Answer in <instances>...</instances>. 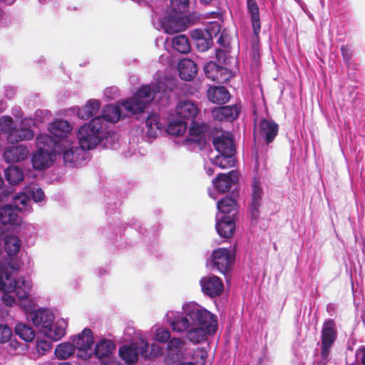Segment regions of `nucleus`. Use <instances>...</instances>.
I'll return each mask as SVG.
<instances>
[{
	"mask_svg": "<svg viewBox=\"0 0 365 365\" xmlns=\"http://www.w3.org/2000/svg\"><path fill=\"white\" fill-rule=\"evenodd\" d=\"M162 83L140 87L130 98L122 103V107L130 115L143 112L146 106L161 93Z\"/></svg>",
	"mask_w": 365,
	"mask_h": 365,
	"instance_id": "nucleus-1",
	"label": "nucleus"
},
{
	"mask_svg": "<svg viewBox=\"0 0 365 365\" xmlns=\"http://www.w3.org/2000/svg\"><path fill=\"white\" fill-rule=\"evenodd\" d=\"M106 129V123L101 118L96 116L89 123L81 126L78 132L79 145L83 150H89L95 148L103 137Z\"/></svg>",
	"mask_w": 365,
	"mask_h": 365,
	"instance_id": "nucleus-2",
	"label": "nucleus"
},
{
	"mask_svg": "<svg viewBox=\"0 0 365 365\" xmlns=\"http://www.w3.org/2000/svg\"><path fill=\"white\" fill-rule=\"evenodd\" d=\"M30 290V285L24 278H13L6 269L0 268V291L4 294L14 292L20 299H24L28 298Z\"/></svg>",
	"mask_w": 365,
	"mask_h": 365,
	"instance_id": "nucleus-3",
	"label": "nucleus"
},
{
	"mask_svg": "<svg viewBox=\"0 0 365 365\" xmlns=\"http://www.w3.org/2000/svg\"><path fill=\"white\" fill-rule=\"evenodd\" d=\"M187 317L193 326L215 334L217 329V319L215 315L202 308H192L187 312Z\"/></svg>",
	"mask_w": 365,
	"mask_h": 365,
	"instance_id": "nucleus-4",
	"label": "nucleus"
},
{
	"mask_svg": "<svg viewBox=\"0 0 365 365\" xmlns=\"http://www.w3.org/2000/svg\"><path fill=\"white\" fill-rule=\"evenodd\" d=\"M338 336V330L335 321L326 319L321 331V356L324 360L328 359L331 349Z\"/></svg>",
	"mask_w": 365,
	"mask_h": 365,
	"instance_id": "nucleus-5",
	"label": "nucleus"
},
{
	"mask_svg": "<svg viewBox=\"0 0 365 365\" xmlns=\"http://www.w3.org/2000/svg\"><path fill=\"white\" fill-rule=\"evenodd\" d=\"M210 258L212 267L225 275L230 271L235 256L230 250L220 247L212 251Z\"/></svg>",
	"mask_w": 365,
	"mask_h": 365,
	"instance_id": "nucleus-6",
	"label": "nucleus"
},
{
	"mask_svg": "<svg viewBox=\"0 0 365 365\" xmlns=\"http://www.w3.org/2000/svg\"><path fill=\"white\" fill-rule=\"evenodd\" d=\"M262 195L263 190L260 182L257 178H255L252 185L251 202L248 207L252 223H256L259 217Z\"/></svg>",
	"mask_w": 365,
	"mask_h": 365,
	"instance_id": "nucleus-7",
	"label": "nucleus"
},
{
	"mask_svg": "<svg viewBox=\"0 0 365 365\" xmlns=\"http://www.w3.org/2000/svg\"><path fill=\"white\" fill-rule=\"evenodd\" d=\"M200 285L203 293L210 297L220 296L224 290L222 279L215 275L202 277Z\"/></svg>",
	"mask_w": 365,
	"mask_h": 365,
	"instance_id": "nucleus-8",
	"label": "nucleus"
},
{
	"mask_svg": "<svg viewBox=\"0 0 365 365\" xmlns=\"http://www.w3.org/2000/svg\"><path fill=\"white\" fill-rule=\"evenodd\" d=\"M206 77L217 83H223L230 78V71L213 61H209L204 66Z\"/></svg>",
	"mask_w": 365,
	"mask_h": 365,
	"instance_id": "nucleus-9",
	"label": "nucleus"
},
{
	"mask_svg": "<svg viewBox=\"0 0 365 365\" xmlns=\"http://www.w3.org/2000/svg\"><path fill=\"white\" fill-rule=\"evenodd\" d=\"M279 132V125L272 119L262 118L259 122L258 133L266 145L272 143Z\"/></svg>",
	"mask_w": 365,
	"mask_h": 365,
	"instance_id": "nucleus-10",
	"label": "nucleus"
},
{
	"mask_svg": "<svg viewBox=\"0 0 365 365\" xmlns=\"http://www.w3.org/2000/svg\"><path fill=\"white\" fill-rule=\"evenodd\" d=\"M240 110L241 108L237 105L220 106L212 110V116L220 122H233L238 118Z\"/></svg>",
	"mask_w": 365,
	"mask_h": 365,
	"instance_id": "nucleus-11",
	"label": "nucleus"
},
{
	"mask_svg": "<svg viewBox=\"0 0 365 365\" xmlns=\"http://www.w3.org/2000/svg\"><path fill=\"white\" fill-rule=\"evenodd\" d=\"M215 149L222 155L233 156L236 152L234 140L230 133H222L213 139Z\"/></svg>",
	"mask_w": 365,
	"mask_h": 365,
	"instance_id": "nucleus-12",
	"label": "nucleus"
},
{
	"mask_svg": "<svg viewBox=\"0 0 365 365\" xmlns=\"http://www.w3.org/2000/svg\"><path fill=\"white\" fill-rule=\"evenodd\" d=\"M237 180V176L235 170L227 173H219L213 180L212 184L215 189L221 193L229 192L232 185Z\"/></svg>",
	"mask_w": 365,
	"mask_h": 365,
	"instance_id": "nucleus-13",
	"label": "nucleus"
},
{
	"mask_svg": "<svg viewBox=\"0 0 365 365\" xmlns=\"http://www.w3.org/2000/svg\"><path fill=\"white\" fill-rule=\"evenodd\" d=\"M178 117L183 120H195L200 110L197 105L192 101L185 100L180 101L175 108Z\"/></svg>",
	"mask_w": 365,
	"mask_h": 365,
	"instance_id": "nucleus-14",
	"label": "nucleus"
},
{
	"mask_svg": "<svg viewBox=\"0 0 365 365\" xmlns=\"http://www.w3.org/2000/svg\"><path fill=\"white\" fill-rule=\"evenodd\" d=\"M21 220V217L18 215V210L12 205H0V221L2 224L19 225Z\"/></svg>",
	"mask_w": 365,
	"mask_h": 365,
	"instance_id": "nucleus-15",
	"label": "nucleus"
},
{
	"mask_svg": "<svg viewBox=\"0 0 365 365\" xmlns=\"http://www.w3.org/2000/svg\"><path fill=\"white\" fill-rule=\"evenodd\" d=\"M208 129V124L203 122L199 123L195 120H192L189 129L190 138H187L186 141L193 142L198 145L202 144L205 140V135Z\"/></svg>",
	"mask_w": 365,
	"mask_h": 365,
	"instance_id": "nucleus-16",
	"label": "nucleus"
},
{
	"mask_svg": "<svg viewBox=\"0 0 365 365\" xmlns=\"http://www.w3.org/2000/svg\"><path fill=\"white\" fill-rule=\"evenodd\" d=\"M56 157V153H48L44 150L37 149L32 155V165L36 170H43L48 168L52 165Z\"/></svg>",
	"mask_w": 365,
	"mask_h": 365,
	"instance_id": "nucleus-17",
	"label": "nucleus"
},
{
	"mask_svg": "<svg viewBox=\"0 0 365 365\" xmlns=\"http://www.w3.org/2000/svg\"><path fill=\"white\" fill-rule=\"evenodd\" d=\"M191 37L200 52L207 51L212 45V35L208 31L195 29L191 32Z\"/></svg>",
	"mask_w": 365,
	"mask_h": 365,
	"instance_id": "nucleus-18",
	"label": "nucleus"
},
{
	"mask_svg": "<svg viewBox=\"0 0 365 365\" xmlns=\"http://www.w3.org/2000/svg\"><path fill=\"white\" fill-rule=\"evenodd\" d=\"M166 33L172 34L184 31L187 26L183 14H175L169 16L168 20L163 23Z\"/></svg>",
	"mask_w": 365,
	"mask_h": 365,
	"instance_id": "nucleus-19",
	"label": "nucleus"
},
{
	"mask_svg": "<svg viewBox=\"0 0 365 365\" xmlns=\"http://www.w3.org/2000/svg\"><path fill=\"white\" fill-rule=\"evenodd\" d=\"M29 151L24 145H16L8 148L4 153V158L9 163H17L25 160Z\"/></svg>",
	"mask_w": 365,
	"mask_h": 365,
	"instance_id": "nucleus-20",
	"label": "nucleus"
},
{
	"mask_svg": "<svg viewBox=\"0 0 365 365\" xmlns=\"http://www.w3.org/2000/svg\"><path fill=\"white\" fill-rule=\"evenodd\" d=\"M76 349L81 351L90 349L94 343L93 332L88 328H85L81 334L72 339Z\"/></svg>",
	"mask_w": 365,
	"mask_h": 365,
	"instance_id": "nucleus-21",
	"label": "nucleus"
},
{
	"mask_svg": "<svg viewBox=\"0 0 365 365\" xmlns=\"http://www.w3.org/2000/svg\"><path fill=\"white\" fill-rule=\"evenodd\" d=\"M178 71L181 79L190 81L197 74V67L192 60L183 58L178 63Z\"/></svg>",
	"mask_w": 365,
	"mask_h": 365,
	"instance_id": "nucleus-22",
	"label": "nucleus"
},
{
	"mask_svg": "<svg viewBox=\"0 0 365 365\" xmlns=\"http://www.w3.org/2000/svg\"><path fill=\"white\" fill-rule=\"evenodd\" d=\"M207 98L213 103L222 105L230 101V94L225 86H214L208 89Z\"/></svg>",
	"mask_w": 365,
	"mask_h": 365,
	"instance_id": "nucleus-23",
	"label": "nucleus"
},
{
	"mask_svg": "<svg viewBox=\"0 0 365 365\" xmlns=\"http://www.w3.org/2000/svg\"><path fill=\"white\" fill-rule=\"evenodd\" d=\"M215 227L220 237L230 238L235 231V222L232 217H224L217 221Z\"/></svg>",
	"mask_w": 365,
	"mask_h": 365,
	"instance_id": "nucleus-24",
	"label": "nucleus"
},
{
	"mask_svg": "<svg viewBox=\"0 0 365 365\" xmlns=\"http://www.w3.org/2000/svg\"><path fill=\"white\" fill-rule=\"evenodd\" d=\"M115 346L114 343L109 339H103L98 342L95 347V355L103 362L109 360L113 354Z\"/></svg>",
	"mask_w": 365,
	"mask_h": 365,
	"instance_id": "nucleus-25",
	"label": "nucleus"
},
{
	"mask_svg": "<svg viewBox=\"0 0 365 365\" xmlns=\"http://www.w3.org/2000/svg\"><path fill=\"white\" fill-rule=\"evenodd\" d=\"M101 107V102L98 100H88L84 106L78 109L77 115L82 120H88L96 115Z\"/></svg>",
	"mask_w": 365,
	"mask_h": 365,
	"instance_id": "nucleus-26",
	"label": "nucleus"
},
{
	"mask_svg": "<svg viewBox=\"0 0 365 365\" xmlns=\"http://www.w3.org/2000/svg\"><path fill=\"white\" fill-rule=\"evenodd\" d=\"M247 10L251 15L252 26L254 34L258 39L261 30L259 6L255 0H247Z\"/></svg>",
	"mask_w": 365,
	"mask_h": 365,
	"instance_id": "nucleus-27",
	"label": "nucleus"
},
{
	"mask_svg": "<svg viewBox=\"0 0 365 365\" xmlns=\"http://www.w3.org/2000/svg\"><path fill=\"white\" fill-rule=\"evenodd\" d=\"M119 355L127 364H135L138 359V343L123 346L119 349Z\"/></svg>",
	"mask_w": 365,
	"mask_h": 365,
	"instance_id": "nucleus-28",
	"label": "nucleus"
},
{
	"mask_svg": "<svg viewBox=\"0 0 365 365\" xmlns=\"http://www.w3.org/2000/svg\"><path fill=\"white\" fill-rule=\"evenodd\" d=\"M31 319L36 327L46 329L53 322V315L46 309H38L31 314Z\"/></svg>",
	"mask_w": 365,
	"mask_h": 365,
	"instance_id": "nucleus-29",
	"label": "nucleus"
},
{
	"mask_svg": "<svg viewBox=\"0 0 365 365\" xmlns=\"http://www.w3.org/2000/svg\"><path fill=\"white\" fill-rule=\"evenodd\" d=\"M101 118L103 123H117L120 118H124L122 115L121 110L118 105H106L102 110V113L98 115Z\"/></svg>",
	"mask_w": 365,
	"mask_h": 365,
	"instance_id": "nucleus-30",
	"label": "nucleus"
},
{
	"mask_svg": "<svg viewBox=\"0 0 365 365\" xmlns=\"http://www.w3.org/2000/svg\"><path fill=\"white\" fill-rule=\"evenodd\" d=\"M36 144L37 149L48 153L51 152L56 153V148L58 145V142L51 135L42 133L37 135Z\"/></svg>",
	"mask_w": 365,
	"mask_h": 365,
	"instance_id": "nucleus-31",
	"label": "nucleus"
},
{
	"mask_svg": "<svg viewBox=\"0 0 365 365\" xmlns=\"http://www.w3.org/2000/svg\"><path fill=\"white\" fill-rule=\"evenodd\" d=\"M34 137V131L29 128L20 127L15 128L8 135V140L11 143H16L19 141L29 140Z\"/></svg>",
	"mask_w": 365,
	"mask_h": 365,
	"instance_id": "nucleus-32",
	"label": "nucleus"
},
{
	"mask_svg": "<svg viewBox=\"0 0 365 365\" xmlns=\"http://www.w3.org/2000/svg\"><path fill=\"white\" fill-rule=\"evenodd\" d=\"M48 129L56 137L63 138L71 131L72 126L67 120H56L50 124Z\"/></svg>",
	"mask_w": 365,
	"mask_h": 365,
	"instance_id": "nucleus-33",
	"label": "nucleus"
},
{
	"mask_svg": "<svg viewBox=\"0 0 365 365\" xmlns=\"http://www.w3.org/2000/svg\"><path fill=\"white\" fill-rule=\"evenodd\" d=\"M185 345L184 340L180 338L171 339L167 346L168 355L172 359H178L182 355V350Z\"/></svg>",
	"mask_w": 365,
	"mask_h": 365,
	"instance_id": "nucleus-34",
	"label": "nucleus"
},
{
	"mask_svg": "<svg viewBox=\"0 0 365 365\" xmlns=\"http://www.w3.org/2000/svg\"><path fill=\"white\" fill-rule=\"evenodd\" d=\"M217 207L222 213L234 216L237 212V202L233 197L225 196L217 202Z\"/></svg>",
	"mask_w": 365,
	"mask_h": 365,
	"instance_id": "nucleus-35",
	"label": "nucleus"
},
{
	"mask_svg": "<svg viewBox=\"0 0 365 365\" xmlns=\"http://www.w3.org/2000/svg\"><path fill=\"white\" fill-rule=\"evenodd\" d=\"M5 177L10 184L16 185L23 181L24 175L20 168L10 165L5 170Z\"/></svg>",
	"mask_w": 365,
	"mask_h": 365,
	"instance_id": "nucleus-36",
	"label": "nucleus"
},
{
	"mask_svg": "<svg viewBox=\"0 0 365 365\" xmlns=\"http://www.w3.org/2000/svg\"><path fill=\"white\" fill-rule=\"evenodd\" d=\"M172 44L173 48L180 53H188L191 49L188 38L184 34L175 36L173 38Z\"/></svg>",
	"mask_w": 365,
	"mask_h": 365,
	"instance_id": "nucleus-37",
	"label": "nucleus"
},
{
	"mask_svg": "<svg viewBox=\"0 0 365 365\" xmlns=\"http://www.w3.org/2000/svg\"><path fill=\"white\" fill-rule=\"evenodd\" d=\"M21 248V240L19 238L14 235H7L5 238L4 249L7 255L14 256L16 255Z\"/></svg>",
	"mask_w": 365,
	"mask_h": 365,
	"instance_id": "nucleus-38",
	"label": "nucleus"
},
{
	"mask_svg": "<svg viewBox=\"0 0 365 365\" xmlns=\"http://www.w3.org/2000/svg\"><path fill=\"white\" fill-rule=\"evenodd\" d=\"M14 331L16 335L25 341H31L35 337V331L33 329L21 322L16 324Z\"/></svg>",
	"mask_w": 365,
	"mask_h": 365,
	"instance_id": "nucleus-39",
	"label": "nucleus"
},
{
	"mask_svg": "<svg viewBox=\"0 0 365 365\" xmlns=\"http://www.w3.org/2000/svg\"><path fill=\"white\" fill-rule=\"evenodd\" d=\"M212 333H207V331L199 327L192 328L187 332V339L194 344H200L206 340L207 335H212Z\"/></svg>",
	"mask_w": 365,
	"mask_h": 365,
	"instance_id": "nucleus-40",
	"label": "nucleus"
},
{
	"mask_svg": "<svg viewBox=\"0 0 365 365\" xmlns=\"http://www.w3.org/2000/svg\"><path fill=\"white\" fill-rule=\"evenodd\" d=\"M73 344L65 342L58 344L55 349V356L58 359H66L73 355L75 352Z\"/></svg>",
	"mask_w": 365,
	"mask_h": 365,
	"instance_id": "nucleus-41",
	"label": "nucleus"
},
{
	"mask_svg": "<svg viewBox=\"0 0 365 365\" xmlns=\"http://www.w3.org/2000/svg\"><path fill=\"white\" fill-rule=\"evenodd\" d=\"M187 127V123L185 120H175L168 123L166 130L170 135L180 136L185 133Z\"/></svg>",
	"mask_w": 365,
	"mask_h": 365,
	"instance_id": "nucleus-42",
	"label": "nucleus"
},
{
	"mask_svg": "<svg viewBox=\"0 0 365 365\" xmlns=\"http://www.w3.org/2000/svg\"><path fill=\"white\" fill-rule=\"evenodd\" d=\"M30 197L24 192H20L12 196L13 207L18 211L29 210V206L30 203Z\"/></svg>",
	"mask_w": 365,
	"mask_h": 365,
	"instance_id": "nucleus-43",
	"label": "nucleus"
},
{
	"mask_svg": "<svg viewBox=\"0 0 365 365\" xmlns=\"http://www.w3.org/2000/svg\"><path fill=\"white\" fill-rule=\"evenodd\" d=\"M160 116L158 114H150L145 120V125L148 128V134L150 136H155L156 132L162 128V123H160Z\"/></svg>",
	"mask_w": 365,
	"mask_h": 365,
	"instance_id": "nucleus-44",
	"label": "nucleus"
},
{
	"mask_svg": "<svg viewBox=\"0 0 365 365\" xmlns=\"http://www.w3.org/2000/svg\"><path fill=\"white\" fill-rule=\"evenodd\" d=\"M45 334L53 341L61 339L65 334L66 330L58 324H50L49 327L44 330Z\"/></svg>",
	"mask_w": 365,
	"mask_h": 365,
	"instance_id": "nucleus-45",
	"label": "nucleus"
},
{
	"mask_svg": "<svg viewBox=\"0 0 365 365\" xmlns=\"http://www.w3.org/2000/svg\"><path fill=\"white\" fill-rule=\"evenodd\" d=\"M190 318L187 317H178L175 318L171 322V326L174 331L178 332H182L185 330H187L191 325V322H190Z\"/></svg>",
	"mask_w": 365,
	"mask_h": 365,
	"instance_id": "nucleus-46",
	"label": "nucleus"
},
{
	"mask_svg": "<svg viewBox=\"0 0 365 365\" xmlns=\"http://www.w3.org/2000/svg\"><path fill=\"white\" fill-rule=\"evenodd\" d=\"M171 12L175 14H183L189 9V0H170Z\"/></svg>",
	"mask_w": 365,
	"mask_h": 365,
	"instance_id": "nucleus-47",
	"label": "nucleus"
},
{
	"mask_svg": "<svg viewBox=\"0 0 365 365\" xmlns=\"http://www.w3.org/2000/svg\"><path fill=\"white\" fill-rule=\"evenodd\" d=\"M232 157L220 154V155L216 156L212 159V162L220 168H230L234 166V159Z\"/></svg>",
	"mask_w": 365,
	"mask_h": 365,
	"instance_id": "nucleus-48",
	"label": "nucleus"
},
{
	"mask_svg": "<svg viewBox=\"0 0 365 365\" xmlns=\"http://www.w3.org/2000/svg\"><path fill=\"white\" fill-rule=\"evenodd\" d=\"M0 128L1 130L8 135H10L11 131L16 128L14 126V121L10 116L5 115L0 120Z\"/></svg>",
	"mask_w": 365,
	"mask_h": 365,
	"instance_id": "nucleus-49",
	"label": "nucleus"
},
{
	"mask_svg": "<svg viewBox=\"0 0 365 365\" xmlns=\"http://www.w3.org/2000/svg\"><path fill=\"white\" fill-rule=\"evenodd\" d=\"M78 151L77 147H71L63 153V158L65 164H74L78 160L76 152Z\"/></svg>",
	"mask_w": 365,
	"mask_h": 365,
	"instance_id": "nucleus-50",
	"label": "nucleus"
},
{
	"mask_svg": "<svg viewBox=\"0 0 365 365\" xmlns=\"http://www.w3.org/2000/svg\"><path fill=\"white\" fill-rule=\"evenodd\" d=\"M12 334V330L7 324L0 323V344L9 341Z\"/></svg>",
	"mask_w": 365,
	"mask_h": 365,
	"instance_id": "nucleus-51",
	"label": "nucleus"
},
{
	"mask_svg": "<svg viewBox=\"0 0 365 365\" xmlns=\"http://www.w3.org/2000/svg\"><path fill=\"white\" fill-rule=\"evenodd\" d=\"M138 356L140 355L145 359H150L152 356V352L149 351L148 342L141 340L140 344L138 343Z\"/></svg>",
	"mask_w": 365,
	"mask_h": 365,
	"instance_id": "nucleus-52",
	"label": "nucleus"
},
{
	"mask_svg": "<svg viewBox=\"0 0 365 365\" xmlns=\"http://www.w3.org/2000/svg\"><path fill=\"white\" fill-rule=\"evenodd\" d=\"M259 38H257L255 37V39L252 41V61L253 63L255 66H258L260 62V54H259Z\"/></svg>",
	"mask_w": 365,
	"mask_h": 365,
	"instance_id": "nucleus-53",
	"label": "nucleus"
},
{
	"mask_svg": "<svg viewBox=\"0 0 365 365\" xmlns=\"http://www.w3.org/2000/svg\"><path fill=\"white\" fill-rule=\"evenodd\" d=\"M30 194L35 202H41L44 200L45 195L43 190L36 185H34L30 188Z\"/></svg>",
	"mask_w": 365,
	"mask_h": 365,
	"instance_id": "nucleus-54",
	"label": "nucleus"
},
{
	"mask_svg": "<svg viewBox=\"0 0 365 365\" xmlns=\"http://www.w3.org/2000/svg\"><path fill=\"white\" fill-rule=\"evenodd\" d=\"M36 348L39 354L43 355L51 349V345L50 342L46 340H41L37 343Z\"/></svg>",
	"mask_w": 365,
	"mask_h": 365,
	"instance_id": "nucleus-55",
	"label": "nucleus"
},
{
	"mask_svg": "<svg viewBox=\"0 0 365 365\" xmlns=\"http://www.w3.org/2000/svg\"><path fill=\"white\" fill-rule=\"evenodd\" d=\"M170 338V333L168 329H158L156 334V339L160 342H167Z\"/></svg>",
	"mask_w": 365,
	"mask_h": 365,
	"instance_id": "nucleus-56",
	"label": "nucleus"
},
{
	"mask_svg": "<svg viewBox=\"0 0 365 365\" xmlns=\"http://www.w3.org/2000/svg\"><path fill=\"white\" fill-rule=\"evenodd\" d=\"M228 51L227 49L223 50L218 48L216 50L215 57L219 63L225 64L227 58Z\"/></svg>",
	"mask_w": 365,
	"mask_h": 365,
	"instance_id": "nucleus-57",
	"label": "nucleus"
},
{
	"mask_svg": "<svg viewBox=\"0 0 365 365\" xmlns=\"http://www.w3.org/2000/svg\"><path fill=\"white\" fill-rule=\"evenodd\" d=\"M12 196H14L11 190H3L0 192V202L9 201Z\"/></svg>",
	"mask_w": 365,
	"mask_h": 365,
	"instance_id": "nucleus-58",
	"label": "nucleus"
},
{
	"mask_svg": "<svg viewBox=\"0 0 365 365\" xmlns=\"http://www.w3.org/2000/svg\"><path fill=\"white\" fill-rule=\"evenodd\" d=\"M1 269H6L7 272L9 273V269L13 270V271H18L19 269V265L16 262H9L6 264H4L2 266H0Z\"/></svg>",
	"mask_w": 365,
	"mask_h": 365,
	"instance_id": "nucleus-59",
	"label": "nucleus"
},
{
	"mask_svg": "<svg viewBox=\"0 0 365 365\" xmlns=\"http://www.w3.org/2000/svg\"><path fill=\"white\" fill-rule=\"evenodd\" d=\"M217 42L224 48H225V49H229L230 48V43H229V42H227L225 40V37L223 36V34H220V36H219V38L217 39Z\"/></svg>",
	"mask_w": 365,
	"mask_h": 365,
	"instance_id": "nucleus-60",
	"label": "nucleus"
},
{
	"mask_svg": "<svg viewBox=\"0 0 365 365\" xmlns=\"http://www.w3.org/2000/svg\"><path fill=\"white\" fill-rule=\"evenodd\" d=\"M341 52L344 58L346 59V61H349L351 58V53H349L347 46H342L341 47Z\"/></svg>",
	"mask_w": 365,
	"mask_h": 365,
	"instance_id": "nucleus-61",
	"label": "nucleus"
},
{
	"mask_svg": "<svg viewBox=\"0 0 365 365\" xmlns=\"http://www.w3.org/2000/svg\"><path fill=\"white\" fill-rule=\"evenodd\" d=\"M3 299L6 305H11L13 302V299L9 295H4Z\"/></svg>",
	"mask_w": 365,
	"mask_h": 365,
	"instance_id": "nucleus-62",
	"label": "nucleus"
},
{
	"mask_svg": "<svg viewBox=\"0 0 365 365\" xmlns=\"http://www.w3.org/2000/svg\"><path fill=\"white\" fill-rule=\"evenodd\" d=\"M360 352L361 354V362L363 365H365V346L360 349Z\"/></svg>",
	"mask_w": 365,
	"mask_h": 365,
	"instance_id": "nucleus-63",
	"label": "nucleus"
},
{
	"mask_svg": "<svg viewBox=\"0 0 365 365\" xmlns=\"http://www.w3.org/2000/svg\"><path fill=\"white\" fill-rule=\"evenodd\" d=\"M206 173L209 175V176H211L214 174V169L213 168H208L206 169Z\"/></svg>",
	"mask_w": 365,
	"mask_h": 365,
	"instance_id": "nucleus-64",
	"label": "nucleus"
}]
</instances>
